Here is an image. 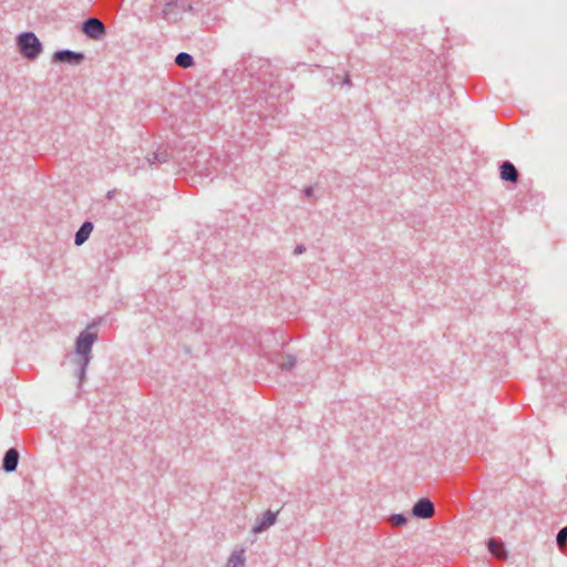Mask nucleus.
Here are the masks:
<instances>
[{"instance_id":"obj_2","label":"nucleus","mask_w":567,"mask_h":567,"mask_svg":"<svg viewBox=\"0 0 567 567\" xmlns=\"http://www.w3.org/2000/svg\"><path fill=\"white\" fill-rule=\"evenodd\" d=\"M21 54L29 59H37L42 52V44L33 32H23L17 39Z\"/></svg>"},{"instance_id":"obj_11","label":"nucleus","mask_w":567,"mask_h":567,"mask_svg":"<svg viewBox=\"0 0 567 567\" xmlns=\"http://www.w3.org/2000/svg\"><path fill=\"white\" fill-rule=\"evenodd\" d=\"M93 230V224L91 221H84L74 236V244L76 246L83 245L90 237Z\"/></svg>"},{"instance_id":"obj_15","label":"nucleus","mask_w":567,"mask_h":567,"mask_svg":"<svg viewBox=\"0 0 567 567\" xmlns=\"http://www.w3.org/2000/svg\"><path fill=\"white\" fill-rule=\"evenodd\" d=\"M147 162H144V158H134L132 162L126 163V168L132 174H136L140 169L144 168Z\"/></svg>"},{"instance_id":"obj_19","label":"nucleus","mask_w":567,"mask_h":567,"mask_svg":"<svg viewBox=\"0 0 567 567\" xmlns=\"http://www.w3.org/2000/svg\"><path fill=\"white\" fill-rule=\"evenodd\" d=\"M306 251V247L303 245H297L295 247L293 254L295 255H301Z\"/></svg>"},{"instance_id":"obj_20","label":"nucleus","mask_w":567,"mask_h":567,"mask_svg":"<svg viewBox=\"0 0 567 567\" xmlns=\"http://www.w3.org/2000/svg\"><path fill=\"white\" fill-rule=\"evenodd\" d=\"M305 195L309 198L313 197V187L312 186H308L305 188L303 190Z\"/></svg>"},{"instance_id":"obj_16","label":"nucleus","mask_w":567,"mask_h":567,"mask_svg":"<svg viewBox=\"0 0 567 567\" xmlns=\"http://www.w3.org/2000/svg\"><path fill=\"white\" fill-rule=\"evenodd\" d=\"M408 522V518L405 515L403 514H393L391 515L390 517V523L393 525V526H403L405 525Z\"/></svg>"},{"instance_id":"obj_3","label":"nucleus","mask_w":567,"mask_h":567,"mask_svg":"<svg viewBox=\"0 0 567 567\" xmlns=\"http://www.w3.org/2000/svg\"><path fill=\"white\" fill-rule=\"evenodd\" d=\"M82 32L90 39L99 41L106 34L104 23L97 18H89L82 24Z\"/></svg>"},{"instance_id":"obj_17","label":"nucleus","mask_w":567,"mask_h":567,"mask_svg":"<svg viewBox=\"0 0 567 567\" xmlns=\"http://www.w3.org/2000/svg\"><path fill=\"white\" fill-rule=\"evenodd\" d=\"M557 545L563 548L567 543V526L563 527L556 537Z\"/></svg>"},{"instance_id":"obj_4","label":"nucleus","mask_w":567,"mask_h":567,"mask_svg":"<svg viewBox=\"0 0 567 567\" xmlns=\"http://www.w3.org/2000/svg\"><path fill=\"white\" fill-rule=\"evenodd\" d=\"M85 56L82 52H74L71 50H59L53 54L54 62L69 63L72 65H79L84 61Z\"/></svg>"},{"instance_id":"obj_21","label":"nucleus","mask_w":567,"mask_h":567,"mask_svg":"<svg viewBox=\"0 0 567 567\" xmlns=\"http://www.w3.org/2000/svg\"><path fill=\"white\" fill-rule=\"evenodd\" d=\"M343 83L347 84V85H351V80H350V78L348 75L346 76Z\"/></svg>"},{"instance_id":"obj_5","label":"nucleus","mask_w":567,"mask_h":567,"mask_svg":"<svg viewBox=\"0 0 567 567\" xmlns=\"http://www.w3.org/2000/svg\"><path fill=\"white\" fill-rule=\"evenodd\" d=\"M278 513H275L270 509L266 511L260 517L256 519V524L254 525L251 532L254 534H260L267 530L269 527L276 524Z\"/></svg>"},{"instance_id":"obj_12","label":"nucleus","mask_w":567,"mask_h":567,"mask_svg":"<svg viewBox=\"0 0 567 567\" xmlns=\"http://www.w3.org/2000/svg\"><path fill=\"white\" fill-rule=\"evenodd\" d=\"M270 361L278 364L281 370H291L296 365V358L291 354L284 355L277 353L275 358H269Z\"/></svg>"},{"instance_id":"obj_8","label":"nucleus","mask_w":567,"mask_h":567,"mask_svg":"<svg viewBox=\"0 0 567 567\" xmlns=\"http://www.w3.org/2000/svg\"><path fill=\"white\" fill-rule=\"evenodd\" d=\"M245 564L246 549L244 547H237L229 555L225 567H244Z\"/></svg>"},{"instance_id":"obj_7","label":"nucleus","mask_w":567,"mask_h":567,"mask_svg":"<svg viewBox=\"0 0 567 567\" xmlns=\"http://www.w3.org/2000/svg\"><path fill=\"white\" fill-rule=\"evenodd\" d=\"M19 452L17 449L11 447L9 449L2 460V468L7 473L14 472L17 470L18 463H19Z\"/></svg>"},{"instance_id":"obj_1","label":"nucleus","mask_w":567,"mask_h":567,"mask_svg":"<svg viewBox=\"0 0 567 567\" xmlns=\"http://www.w3.org/2000/svg\"><path fill=\"white\" fill-rule=\"evenodd\" d=\"M96 340L97 334L87 330L82 331L76 338L73 362L75 365L74 375L79 379L80 384L85 380L87 367L93 358L92 347Z\"/></svg>"},{"instance_id":"obj_13","label":"nucleus","mask_w":567,"mask_h":567,"mask_svg":"<svg viewBox=\"0 0 567 567\" xmlns=\"http://www.w3.org/2000/svg\"><path fill=\"white\" fill-rule=\"evenodd\" d=\"M488 550L496 558H504L506 556V551L504 549L503 544L497 542L496 539H491L488 542Z\"/></svg>"},{"instance_id":"obj_6","label":"nucleus","mask_w":567,"mask_h":567,"mask_svg":"<svg viewBox=\"0 0 567 567\" xmlns=\"http://www.w3.org/2000/svg\"><path fill=\"white\" fill-rule=\"evenodd\" d=\"M434 513V504L429 498L419 499L412 508V514L419 518H431Z\"/></svg>"},{"instance_id":"obj_10","label":"nucleus","mask_w":567,"mask_h":567,"mask_svg":"<svg viewBox=\"0 0 567 567\" xmlns=\"http://www.w3.org/2000/svg\"><path fill=\"white\" fill-rule=\"evenodd\" d=\"M171 159V154L166 148H158L156 152L147 155L144 162H147L148 166H153L159 163H167Z\"/></svg>"},{"instance_id":"obj_9","label":"nucleus","mask_w":567,"mask_h":567,"mask_svg":"<svg viewBox=\"0 0 567 567\" xmlns=\"http://www.w3.org/2000/svg\"><path fill=\"white\" fill-rule=\"evenodd\" d=\"M501 178L506 182L516 183L518 181L519 174L513 163L505 161L502 163L501 167Z\"/></svg>"},{"instance_id":"obj_14","label":"nucleus","mask_w":567,"mask_h":567,"mask_svg":"<svg viewBox=\"0 0 567 567\" xmlns=\"http://www.w3.org/2000/svg\"><path fill=\"white\" fill-rule=\"evenodd\" d=\"M175 63L183 69H187L194 65V59L189 53L181 52L176 55Z\"/></svg>"},{"instance_id":"obj_18","label":"nucleus","mask_w":567,"mask_h":567,"mask_svg":"<svg viewBox=\"0 0 567 567\" xmlns=\"http://www.w3.org/2000/svg\"><path fill=\"white\" fill-rule=\"evenodd\" d=\"M274 337V332H266L264 334V340H260V351L266 354V349H265V342H268V339L272 338Z\"/></svg>"}]
</instances>
